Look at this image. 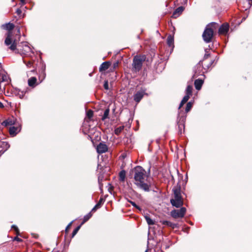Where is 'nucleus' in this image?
Instances as JSON below:
<instances>
[{"label": "nucleus", "instance_id": "nucleus-1", "mask_svg": "<svg viewBox=\"0 0 252 252\" xmlns=\"http://www.w3.org/2000/svg\"><path fill=\"white\" fill-rule=\"evenodd\" d=\"M134 184L138 188L144 190L149 191L150 185L147 183L148 176L145 170L140 166H137L134 170Z\"/></svg>", "mask_w": 252, "mask_h": 252}, {"label": "nucleus", "instance_id": "nucleus-2", "mask_svg": "<svg viewBox=\"0 0 252 252\" xmlns=\"http://www.w3.org/2000/svg\"><path fill=\"white\" fill-rule=\"evenodd\" d=\"M3 26L5 29L8 31L7 37L4 41L5 44L7 46L10 45L9 49L11 50H14L16 49V40H13L12 38V34L11 30L13 29L14 26L13 24L9 23L3 25Z\"/></svg>", "mask_w": 252, "mask_h": 252}, {"label": "nucleus", "instance_id": "nucleus-3", "mask_svg": "<svg viewBox=\"0 0 252 252\" xmlns=\"http://www.w3.org/2000/svg\"><path fill=\"white\" fill-rule=\"evenodd\" d=\"M217 24L212 23L208 25L202 34L204 41L206 43L210 42L214 35V31L217 28Z\"/></svg>", "mask_w": 252, "mask_h": 252}, {"label": "nucleus", "instance_id": "nucleus-4", "mask_svg": "<svg viewBox=\"0 0 252 252\" xmlns=\"http://www.w3.org/2000/svg\"><path fill=\"white\" fill-rule=\"evenodd\" d=\"M173 198L171 199L170 202L173 206L179 208L183 204V200L181 195L180 189H173Z\"/></svg>", "mask_w": 252, "mask_h": 252}, {"label": "nucleus", "instance_id": "nucleus-5", "mask_svg": "<svg viewBox=\"0 0 252 252\" xmlns=\"http://www.w3.org/2000/svg\"><path fill=\"white\" fill-rule=\"evenodd\" d=\"M146 57L144 55L136 56L134 57L132 63V67L134 71H139L142 66L143 62L145 60Z\"/></svg>", "mask_w": 252, "mask_h": 252}, {"label": "nucleus", "instance_id": "nucleus-6", "mask_svg": "<svg viewBox=\"0 0 252 252\" xmlns=\"http://www.w3.org/2000/svg\"><path fill=\"white\" fill-rule=\"evenodd\" d=\"M17 43L16 44V45ZM16 50L17 53L21 55H29L32 52L31 48L29 46L26 42H21L18 46V48L13 51Z\"/></svg>", "mask_w": 252, "mask_h": 252}, {"label": "nucleus", "instance_id": "nucleus-7", "mask_svg": "<svg viewBox=\"0 0 252 252\" xmlns=\"http://www.w3.org/2000/svg\"><path fill=\"white\" fill-rule=\"evenodd\" d=\"M186 212V209L185 207H182L179 210H174L171 212V215L174 218H183Z\"/></svg>", "mask_w": 252, "mask_h": 252}, {"label": "nucleus", "instance_id": "nucleus-8", "mask_svg": "<svg viewBox=\"0 0 252 252\" xmlns=\"http://www.w3.org/2000/svg\"><path fill=\"white\" fill-rule=\"evenodd\" d=\"M96 151L98 154L105 153L108 151V147L104 143L101 142L97 146Z\"/></svg>", "mask_w": 252, "mask_h": 252}, {"label": "nucleus", "instance_id": "nucleus-9", "mask_svg": "<svg viewBox=\"0 0 252 252\" xmlns=\"http://www.w3.org/2000/svg\"><path fill=\"white\" fill-rule=\"evenodd\" d=\"M145 94V91L144 90H141L137 92L133 96L134 100L136 102H139Z\"/></svg>", "mask_w": 252, "mask_h": 252}, {"label": "nucleus", "instance_id": "nucleus-10", "mask_svg": "<svg viewBox=\"0 0 252 252\" xmlns=\"http://www.w3.org/2000/svg\"><path fill=\"white\" fill-rule=\"evenodd\" d=\"M229 30V25L227 23L222 25L219 29V33L220 34L225 35Z\"/></svg>", "mask_w": 252, "mask_h": 252}, {"label": "nucleus", "instance_id": "nucleus-11", "mask_svg": "<svg viewBox=\"0 0 252 252\" xmlns=\"http://www.w3.org/2000/svg\"><path fill=\"white\" fill-rule=\"evenodd\" d=\"M111 65V63L109 62H103L99 67V71H105Z\"/></svg>", "mask_w": 252, "mask_h": 252}, {"label": "nucleus", "instance_id": "nucleus-12", "mask_svg": "<svg viewBox=\"0 0 252 252\" xmlns=\"http://www.w3.org/2000/svg\"><path fill=\"white\" fill-rule=\"evenodd\" d=\"M37 79L35 77H32L28 80V85L32 87H34L36 85Z\"/></svg>", "mask_w": 252, "mask_h": 252}, {"label": "nucleus", "instance_id": "nucleus-13", "mask_svg": "<svg viewBox=\"0 0 252 252\" xmlns=\"http://www.w3.org/2000/svg\"><path fill=\"white\" fill-rule=\"evenodd\" d=\"M9 131L11 135L14 136L19 131V130L17 127L11 126L9 128Z\"/></svg>", "mask_w": 252, "mask_h": 252}, {"label": "nucleus", "instance_id": "nucleus-14", "mask_svg": "<svg viewBox=\"0 0 252 252\" xmlns=\"http://www.w3.org/2000/svg\"><path fill=\"white\" fill-rule=\"evenodd\" d=\"M203 81L201 79H197L194 82L195 89L197 90H200L203 84Z\"/></svg>", "mask_w": 252, "mask_h": 252}, {"label": "nucleus", "instance_id": "nucleus-15", "mask_svg": "<svg viewBox=\"0 0 252 252\" xmlns=\"http://www.w3.org/2000/svg\"><path fill=\"white\" fill-rule=\"evenodd\" d=\"M183 10L184 8L182 6L177 8L173 12L172 16L175 18L178 17L183 12Z\"/></svg>", "mask_w": 252, "mask_h": 252}, {"label": "nucleus", "instance_id": "nucleus-16", "mask_svg": "<svg viewBox=\"0 0 252 252\" xmlns=\"http://www.w3.org/2000/svg\"><path fill=\"white\" fill-rule=\"evenodd\" d=\"M190 96V95L186 94V95L183 97L182 100L180 103L179 109H180L184 105V104L188 101Z\"/></svg>", "mask_w": 252, "mask_h": 252}, {"label": "nucleus", "instance_id": "nucleus-17", "mask_svg": "<svg viewBox=\"0 0 252 252\" xmlns=\"http://www.w3.org/2000/svg\"><path fill=\"white\" fill-rule=\"evenodd\" d=\"M162 223L163 225H167L174 228L176 227V225L168 220H163L162 221Z\"/></svg>", "mask_w": 252, "mask_h": 252}, {"label": "nucleus", "instance_id": "nucleus-18", "mask_svg": "<svg viewBox=\"0 0 252 252\" xmlns=\"http://www.w3.org/2000/svg\"><path fill=\"white\" fill-rule=\"evenodd\" d=\"M167 42L169 46L171 47L173 46L174 43L173 37L170 35L167 37Z\"/></svg>", "mask_w": 252, "mask_h": 252}, {"label": "nucleus", "instance_id": "nucleus-19", "mask_svg": "<svg viewBox=\"0 0 252 252\" xmlns=\"http://www.w3.org/2000/svg\"><path fill=\"white\" fill-rule=\"evenodd\" d=\"M126 177V172L124 170L121 171L119 173L120 180L124 181Z\"/></svg>", "mask_w": 252, "mask_h": 252}, {"label": "nucleus", "instance_id": "nucleus-20", "mask_svg": "<svg viewBox=\"0 0 252 252\" xmlns=\"http://www.w3.org/2000/svg\"><path fill=\"white\" fill-rule=\"evenodd\" d=\"M192 86L188 85L186 90V93L187 94L191 95H192Z\"/></svg>", "mask_w": 252, "mask_h": 252}, {"label": "nucleus", "instance_id": "nucleus-21", "mask_svg": "<svg viewBox=\"0 0 252 252\" xmlns=\"http://www.w3.org/2000/svg\"><path fill=\"white\" fill-rule=\"evenodd\" d=\"M109 114V109L107 108L104 111L103 116H102V120H104L108 118Z\"/></svg>", "mask_w": 252, "mask_h": 252}, {"label": "nucleus", "instance_id": "nucleus-22", "mask_svg": "<svg viewBox=\"0 0 252 252\" xmlns=\"http://www.w3.org/2000/svg\"><path fill=\"white\" fill-rule=\"evenodd\" d=\"M145 218L147 221V222L149 225H153L155 223L154 221L153 220H152L149 217L147 216H145Z\"/></svg>", "mask_w": 252, "mask_h": 252}, {"label": "nucleus", "instance_id": "nucleus-23", "mask_svg": "<svg viewBox=\"0 0 252 252\" xmlns=\"http://www.w3.org/2000/svg\"><path fill=\"white\" fill-rule=\"evenodd\" d=\"M91 217H92V214L91 213H90L88 214L87 215H86V216H85L84 217L83 220L82 224H83L84 223H85V222L88 221Z\"/></svg>", "mask_w": 252, "mask_h": 252}, {"label": "nucleus", "instance_id": "nucleus-24", "mask_svg": "<svg viewBox=\"0 0 252 252\" xmlns=\"http://www.w3.org/2000/svg\"><path fill=\"white\" fill-rule=\"evenodd\" d=\"M192 106V103L191 102H189L186 106V112H188L190 111Z\"/></svg>", "mask_w": 252, "mask_h": 252}, {"label": "nucleus", "instance_id": "nucleus-25", "mask_svg": "<svg viewBox=\"0 0 252 252\" xmlns=\"http://www.w3.org/2000/svg\"><path fill=\"white\" fill-rule=\"evenodd\" d=\"M0 146L3 147L7 150L9 147V145L6 142H0Z\"/></svg>", "mask_w": 252, "mask_h": 252}, {"label": "nucleus", "instance_id": "nucleus-26", "mask_svg": "<svg viewBox=\"0 0 252 252\" xmlns=\"http://www.w3.org/2000/svg\"><path fill=\"white\" fill-rule=\"evenodd\" d=\"M93 111L91 110H89L87 112V117L89 119H91L93 116Z\"/></svg>", "mask_w": 252, "mask_h": 252}, {"label": "nucleus", "instance_id": "nucleus-27", "mask_svg": "<svg viewBox=\"0 0 252 252\" xmlns=\"http://www.w3.org/2000/svg\"><path fill=\"white\" fill-rule=\"evenodd\" d=\"M123 129L124 127L123 126H120L119 127L117 128L115 130V134H119L121 132Z\"/></svg>", "mask_w": 252, "mask_h": 252}, {"label": "nucleus", "instance_id": "nucleus-28", "mask_svg": "<svg viewBox=\"0 0 252 252\" xmlns=\"http://www.w3.org/2000/svg\"><path fill=\"white\" fill-rule=\"evenodd\" d=\"M80 227H81V225H79L78 226H77L73 231L72 232V237H74L76 234L78 232V231H79V230L80 229Z\"/></svg>", "mask_w": 252, "mask_h": 252}, {"label": "nucleus", "instance_id": "nucleus-29", "mask_svg": "<svg viewBox=\"0 0 252 252\" xmlns=\"http://www.w3.org/2000/svg\"><path fill=\"white\" fill-rule=\"evenodd\" d=\"M2 125L4 126H7L8 125H12V123L11 121H10L9 120H6L5 121H4L2 123Z\"/></svg>", "mask_w": 252, "mask_h": 252}, {"label": "nucleus", "instance_id": "nucleus-30", "mask_svg": "<svg viewBox=\"0 0 252 252\" xmlns=\"http://www.w3.org/2000/svg\"><path fill=\"white\" fill-rule=\"evenodd\" d=\"M24 62L26 64V65L29 67H31L32 64V63L31 61L26 62L25 61H24Z\"/></svg>", "mask_w": 252, "mask_h": 252}, {"label": "nucleus", "instance_id": "nucleus-31", "mask_svg": "<svg viewBox=\"0 0 252 252\" xmlns=\"http://www.w3.org/2000/svg\"><path fill=\"white\" fill-rule=\"evenodd\" d=\"M104 88L105 90H107L109 89L108 81L107 80L105 81V82H104Z\"/></svg>", "mask_w": 252, "mask_h": 252}, {"label": "nucleus", "instance_id": "nucleus-32", "mask_svg": "<svg viewBox=\"0 0 252 252\" xmlns=\"http://www.w3.org/2000/svg\"><path fill=\"white\" fill-rule=\"evenodd\" d=\"M130 203L133 207H135L136 208L138 209L139 210H141L140 207L138 206H137L135 202L133 201H130Z\"/></svg>", "mask_w": 252, "mask_h": 252}, {"label": "nucleus", "instance_id": "nucleus-33", "mask_svg": "<svg viewBox=\"0 0 252 252\" xmlns=\"http://www.w3.org/2000/svg\"><path fill=\"white\" fill-rule=\"evenodd\" d=\"M12 227L15 229V230L17 234L19 235V229H18V227L16 225H12Z\"/></svg>", "mask_w": 252, "mask_h": 252}, {"label": "nucleus", "instance_id": "nucleus-34", "mask_svg": "<svg viewBox=\"0 0 252 252\" xmlns=\"http://www.w3.org/2000/svg\"><path fill=\"white\" fill-rule=\"evenodd\" d=\"M14 240L15 241H17L18 242H22V240L18 237H15L14 238Z\"/></svg>", "mask_w": 252, "mask_h": 252}, {"label": "nucleus", "instance_id": "nucleus-35", "mask_svg": "<svg viewBox=\"0 0 252 252\" xmlns=\"http://www.w3.org/2000/svg\"><path fill=\"white\" fill-rule=\"evenodd\" d=\"M99 208V204H96L92 209V211H95L97 208Z\"/></svg>", "mask_w": 252, "mask_h": 252}, {"label": "nucleus", "instance_id": "nucleus-36", "mask_svg": "<svg viewBox=\"0 0 252 252\" xmlns=\"http://www.w3.org/2000/svg\"><path fill=\"white\" fill-rule=\"evenodd\" d=\"M99 208V204H96L92 209V211H95L97 208Z\"/></svg>", "mask_w": 252, "mask_h": 252}, {"label": "nucleus", "instance_id": "nucleus-37", "mask_svg": "<svg viewBox=\"0 0 252 252\" xmlns=\"http://www.w3.org/2000/svg\"><path fill=\"white\" fill-rule=\"evenodd\" d=\"M71 224H72V222H70L68 225L67 226H66V230H67V229H68L71 226Z\"/></svg>", "mask_w": 252, "mask_h": 252}, {"label": "nucleus", "instance_id": "nucleus-38", "mask_svg": "<svg viewBox=\"0 0 252 252\" xmlns=\"http://www.w3.org/2000/svg\"><path fill=\"white\" fill-rule=\"evenodd\" d=\"M103 201V199L102 198H100L98 203L97 204H99V207L101 205V202H102Z\"/></svg>", "mask_w": 252, "mask_h": 252}, {"label": "nucleus", "instance_id": "nucleus-39", "mask_svg": "<svg viewBox=\"0 0 252 252\" xmlns=\"http://www.w3.org/2000/svg\"><path fill=\"white\" fill-rule=\"evenodd\" d=\"M22 11L20 9H18L17 10H16V13L18 14V15H20Z\"/></svg>", "mask_w": 252, "mask_h": 252}, {"label": "nucleus", "instance_id": "nucleus-40", "mask_svg": "<svg viewBox=\"0 0 252 252\" xmlns=\"http://www.w3.org/2000/svg\"><path fill=\"white\" fill-rule=\"evenodd\" d=\"M4 107V105L2 102L0 101V108H2Z\"/></svg>", "mask_w": 252, "mask_h": 252}, {"label": "nucleus", "instance_id": "nucleus-41", "mask_svg": "<svg viewBox=\"0 0 252 252\" xmlns=\"http://www.w3.org/2000/svg\"><path fill=\"white\" fill-rule=\"evenodd\" d=\"M182 127H184V125L183 124H179V127L181 128Z\"/></svg>", "mask_w": 252, "mask_h": 252}, {"label": "nucleus", "instance_id": "nucleus-42", "mask_svg": "<svg viewBox=\"0 0 252 252\" xmlns=\"http://www.w3.org/2000/svg\"><path fill=\"white\" fill-rule=\"evenodd\" d=\"M20 1L22 4H24L25 3V0H20Z\"/></svg>", "mask_w": 252, "mask_h": 252}, {"label": "nucleus", "instance_id": "nucleus-43", "mask_svg": "<svg viewBox=\"0 0 252 252\" xmlns=\"http://www.w3.org/2000/svg\"><path fill=\"white\" fill-rule=\"evenodd\" d=\"M250 6L252 5V0H249Z\"/></svg>", "mask_w": 252, "mask_h": 252}, {"label": "nucleus", "instance_id": "nucleus-44", "mask_svg": "<svg viewBox=\"0 0 252 252\" xmlns=\"http://www.w3.org/2000/svg\"><path fill=\"white\" fill-rule=\"evenodd\" d=\"M5 79L4 78V77H3V80H2V81H5Z\"/></svg>", "mask_w": 252, "mask_h": 252}, {"label": "nucleus", "instance_id": "nucleus-45", "mask_svg": "<svg viewBox=\"0 0 252 252\" xmlns=\"http://www.w3.org/2000/svg\"><path fill=\"white\" fill-rule=\"evenodd\" d=\"M202 65L203 66H204V65L203 64V63H202Z\"/></svg>", "mask_w": 252, "mask_h": 252}, {"label": "nucleus", "instance_id": "nucleus-46", "mask_svg": "<svg viewBox=\"0 0 252 252\" xmlns=\"http://www.w3.org/2000/svg\"><path fill=\"white\" fill-rule=\"evenodd\" d=\"M145 252H148L147 251H146Z\"/></svg>", "mask_w": 252, "mask_h": 252}]
</instances>
